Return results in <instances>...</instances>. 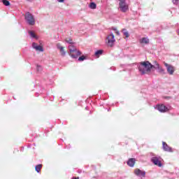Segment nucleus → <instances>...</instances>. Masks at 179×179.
Listing matches in <instances>:
<instances>
[{
  "label": "nucleus",
  "instance_id": "nucleus-28",
  "mask_svg": "<svg viewBox=\"0 0 179 179\" xmlns=\"http://www.w3.org/2000/svg\"><path fill=\"white\" fill-rule=\"evenodd\" d=\"M115 33H116V34H117V36H120V31H118L117 30V31H115Z\"/></svg>",
  "mask_w": 179,
  "mask_h": 179
},
{
  "label": "nucleus",
  "instance_id": "nucleus-11",
  "mask_svg": "<svg viewBox=\"0 0 179 179\" xmlns=\"http://www.w3.org/2000/svg\"><path fill=\"white\" fill-rule=\"evenodd\" d=\"M157 110H159V111H160L161 113H166V111L169 110V108L166 107V106L162 104V105H159L157 106Z\"/></svg>",
  "mask_w": 179,
  "mask_h": 179
},
{
  "label": "nucleus",
  "instance_id": "nucleus-25",
  "mask_svg": "<svg viewBox=\"0 0 179 179\" xmlns=\"http://www.w3.org/2000/svg\"><path fill=\"white\" fill-rule=\"evenodd\" d=\"M38 45L36 43H32V48H34V50L36 49V47H38Z\"/></svg>",
  "mask_w": 179,
  "mask_h": 179
},
{
  "label": "nucleus",
  "instance_id": "nucleus-15",
  "mask_svg": "<svg viewBox=\"0 0 179 179\" xmlns=\"http://www.w3.org/2000/svg\"><path fill=\"white\" fill-rule=\"evenodd\" d=\"M122 33H123L124 36H125V37L128 38L129 37V33L128 32V31H127V29H123L122 30Z\"/></svg>",
  "mask_w": 179,
  "mask_h": 179
},
{
  "label": "nucleus",
  "instance_id": "nucleus-30",
  "mask_svg": "<svg viewBox=\"0 0 179 179\" xmlns=\"http://www.w3.org/2000/svg\"><path fill=\"white\" fill-rule=\"evenodd\" d=\"M165 99H171V96H166Z\"/></svg>",
  "mask_w": 179,
  "mask_h": 179
},
{
  "label": "nucleus",
  "instance_id": "nucleus-33",
  "mask_svg": "<svg viewBox=\"0 0 179 179\" xmlns=\"http://www.w3.org/2000/svg\"><path fill=\"white\" fill-rule=\"evenodd\" d=\"M27 1H31V0H27Z\"/></svg>",
  "mask_w": 179,
  "mask_h": 179
},
{
  "label": "nucleus",
  "instance_id": "nucleus-13",
  "mask_svg": "<svg viewBox=\"0 0 179 179\" xmlns=\"http://www.w3.org/2000/svg\"><path fill=\"white\" fill-rule=\"evenodd\" d=\"M140 43H141V44H149V38H143L140 41Z\"/></svg>",
  "mask_w": 179,
  "mask_h": 179
},
{
  "label": "nucleus",
  "instance_id": "nucleus-4",
  "mask_svg": "<svg viewBox=\"0 0 179 179\" xmlns=\"http://www.w3.org/2000/svg\"><path fill=\"white\" fill-rule=\"evenodd\" d=\"M164 65L166 68V71L169 75H174V72H176V67L174 66L164 62Z\"/></svg>",
  "mask_w": 179,
  "mask_h": 179
},
{
  "label": "nucleus",
  "instance_id": "nucleus-14",
  "mask_svg": "<svg viewBox=\"0 0 179 179\" xmlns=\"http://www.w3.org/2000/svg\"><path fill=\"white\" fill-rule=\"evenodd\" d=\"M36 51H39L40 52H43L44 51V49L43 48V46L41 45H38L35 47Z\"/></svg>",
  "mask_w": 179,
  "mask_h": 179
},
{
  "label": "nucleus",
  "instance_id": "nucleus-3",
  "mask_svg": "<svg viewBox=\"0 0 179 179\" xmlns=\"http://www.w3.org/2000/svg\"><path fill=\"white\" fill-rule=\"evenodd\" d=\"M24 18L29 26H34V24H36V19H34V15L30 13V12H27L25 13Z\"/></svg>",
  "mask_w": 179,
  "mask_h": 179
},
{
  "label": "nucleus",
  "instance_id": "nucleus-17",
  "mask_svg": "<svg viewBox=\"0 0 179 179\" xmlns=\"http://www.w3.org/2000/svg\"><path fill=\"white\" fill-rule=\"evenodd\" d=\"M29 34L32 37V38H37V36H36V34H34L32 31H29Z\"/></svg>",
  "mask_w": 179,
  "mask_h": 179
},
{
  "label": "nucleus",
  "instance_id": "nucleus-2",
  "mask_svg": "<svg viewBox=\"0 0 179 179\" xmlns=\"http://www.w3.org/2000/svg\"><path fill=\"white\" fill-rule=\"evenodd\" d=\"M69 50L70 51L69 55L71 57V58H74V59H76L78 57L82 55V52H80V51L78 50V49L73 47V45H70L69 46Z\"/></svg>",
  "mask_w": 179,
  "mask_h": 179
},
{
  "label": "nucleus",
  "instance_id": "nucleus-23",
  "mask_svg": "<svg viewBox=\"0 0 179 179\" xmlns=\"http://www.w3.org/2000/svg\"><path fill=\"white\" fill-rule=\"evenodd\" d=\"M86 59V57L85 56H81L78 58V61H85Z\"/></svg>",
  "mask_w": 179,
  "mask_h": 179
},
{
  "label": "nucleus",
  "instance_id": "nucleus-24",
  "mask_svg": "<svg viewBox=\"0 0 179 179\" xmlns=\"http://www.w3.org/2000/svg\"><path fill=\"white\" fill-rule=\"evenodd\" d=\"M66 42H67L69 44H72L73 43L72 39H71V38L66 39Z\"/></svg>",
  "mask_w": 179,
  "mask_h": 179
},
{
  "label": "nucleus",
  "instance_id": "nucleus-1",
  "mask_svg": "<svg viewBox=\"0 0 179 179\" xmlns=\"http://www.w3.org/2000/svg\"><path fill=\"white\" fill-rule=\"evenodd\" d=\"M153 68V65L149 61L141 62L138 65V71L141 75L150 73V71Z\"/></svg>",
  "mask_w": 179,
  "mask_h": 179
},
{
  "label": "nucleus",
  "instance_id": "nucleus-8",
  "mask_svg": "<svg viewBox=\"0 0 179 179\" xmlns=\"http://www.w3.org/2000/svg\"><path fill=\"white\" fill-rule=\"evenodd\" d=\"M134 174L138 177H145L146 176V172L139 169H136L134 170Z\"/></svg>",
  "mask_w": 179,
  "mask_h": 179
},
{
  "label": "nucleus",
  "instance_id": "nucleus-31",
  "mask_svg": "<svg viewBox=\"0 0 179 179\" xmlns=\"http://www.w3.org/2000/svg\"><path fill=\"white\" fill-rule=\"evenodd\" d=\"M72 179H79V177H77V178L73 177Z\"/></svg>",
  "mask_w": 179,
  "mask_h": 179
},
{
  "label": "nucleus",
  "instance_id": "nucleus-6",
  "mask_svg": "<svg viewBox=\"0 0 179 179\" xmlns=\"http://www.w3.org/2000/svg\"><path fill=\"white\" fill-rule=\"evenodd\" d=\"M119 1H120L119 8L121 12H123L124 13H125V12H127L129 9L128 4H127V3L125 2V0H119Z\"/></svg>",
  "mask_w": 179,
  "mask_h": 179
},
{
  "label": "nucleus",
  "instance_id": "nucleus-9",
  "mask_svg": "<svg viewBox=\"0 0 179 179\" xmlns=\"http://www.w3.org/2000/svg\"><path fill=\"white\" fill-rule=\"evenodd\" d=\"M57 48L59 50L62 57H65V55H66V52H65L64 48L61 45V43L57 44Z\"/></svg>",
  "mask_w": 179,
  "mask_h": 179
},
{
  "label": "nucleus",
  "instance_id": "nucleus-22",
  "mask_svg": "<svg viewBox=\"0 0 179 179\" xmlns=\"http://www.w3.org/2000/svg\"><path fill=\"white\" fill-rule=\"evenodd\" d=\"M152 68L157 70L158 68H160V65L158 64L157 62H155V66H153Z\"/></svg>",
  "mask_w": 179,
  "mask_h": 179
},
{
  "label": "nucleus",
  "instance_id": "nucleus-7",
  "mask_svg": "<svg viewBox=\"0 0 179 179\" xmlns=\"http://www.w3.org/2000/svg\"><path fill=\"white\" fill-rule=\"evenodd\" d=\"M106 40H107V44L108 47H113V45H114V43H115V38L113 33H111L108 36V37L106 38Z\"/></svg>",
  "mask_w": 179,
  "mask_h": 179
},
{
  "label": "nucleus",
  "instance_id": "nucleus-18",
  "mask_svg": "<svg viewBox=\"0 0 179 179\" xmlns=\"http://www.w3.org/2000/svg\"><path fill=\"white\" fill-rule=\"evenodd\" d=\"M96 3H90V8H91V9H96Z\"/></svg>",
  "mask_w": 179,
  "mask_h": 179
},
{
  "label": "nucleus",
  "instance_id": "nucleus-27",
  "mask_svg": "<svg viewBox=\"0 0 179 179\" xmlns=\"http://www.w3.org/2000/svg\"><path fill=\"white\" fill-rule=\"evenodd\" d=\"M57 2L62 3L65 2V0H57Z\"/></svg>",
  "mask_w": 179,
  "mask_h": 179
},
{
  "label": "nucleus",
  "instance_id": "nucleus-12",
  "mask_svg": "<svg viewBox=\"0 0 179 179\" xmlns=\"http://www.w3.org/2000/svg\"><path fill=\"white\" fill-rule=\"evenodd\" d=\"M136 162V159L135 158H130L127 161V164L129 166V167H134L135 166Z\"/></svg>",
  "mask_w": 179,
  "mask_h": 179
},
{
  "label": "nucleus",
  "instance_id": "nucleus-10",
  "mask_svg": "<svg viewBox=\"0 0 179 179\" xmlns=\"http://www.w3.org/2000/svg\"><path fill=\"white\" fill-rule=\"evenodd\" d=\"M162 148L165 152H173L171 148L166 142H162Z\"/></svg>",
  "mask_w": 179,
  "mask_h": 179
},
{
  "label": "nucleus",
  "instance_id": "nucleus-5",
  "mask_svg": "<svg viewBox=\"0 0 179 179\" xmlns=\"http://www.w3.org/2000/svg\"><path fill=\"white\" fill-rule=\"evenodd\" d=\"M162 160L163 159L159 156H155L151 158L152 163H153V164L155 166H158V167H162Z\"/></svg>",
  "mask_w": 179,
  "mask_h": 179
},
{
  "label": "nucleus",
  "instance_id": "nucleus-32",
  "mask_svg": "<svg viewBox=\"0 0 179 179\" xmlns=\"http://www.w3.org/2000/svg\"><path fill=\"white\" fill-rule=\"evenodd\" d=\"M113 30H114L115 31H117V29L113 28Z\"/></svg>",
  "mask_w": 179,
  "mask_h": 179
},
{
  "label": "nucleus",
  "instance_id": "nucleus-16",
  "mask_svg": "<svg viewBox=\"0 0 179 179\" xmlns=\"http://www.w3.org/2000/svg\"><path fill=\"white\" fill-rule=\"evenodd\" d=\"M41 167H43L42 164H38L37 166H35V170L37 173H39L41 170Z\"/></svg>",
  "mask_w": 179,
  "mask_h": 179
},
{
  "label": "nucleus",
  "instance_id": "nucleus-20",
  "mask_svg": "<svg viewBox=\"0 0 179 179\" xmlns=\"http://www.w3.org/2000/svg\"><path fill=\"white\" fill-rule=\"evenodd\" d=\"M158 68V69H157V71H158V72L159 73H165V71H164V70L163 69V68H162V67H157Z\"/></svg>",
  "mask_w": 179,
  "mask_h": 179
},
{
  "label": "nucleus",
  "instance_id": "nucleus-19",
  "mask_svg": "<svg viewBox=\"0 0 179 179\" xmlns=\"http://www.w3.org/2000/svg\"><path fill=\"white\" fill-rule=\"evenodd\" d=\"M2 2L5 6H9L10 5V3L8 0H3Z\"/></svg>",
  "mask_w": 179,
  "mask_h": 179
},
{
  "label": "nucleus",
  "instance_id": "nucleus-21",
  "mask_svg": "<svg viewBox=\"0 0 179 179\" xmlns=\"http://www.w3.org/2000/svg\"><path fill=\"white\" fill-rule=\"evenodd\" d=\"M101 54H103V50H97V51L95 52L96 57H99V55H101Z\"/></svg>",
  "mask_w": 179,
  "mask_h": 179
},
{
  "label": "nucleus",
  "instance_id": "nucleus-29",
  "mask_svg": "<svg viewBox=\"0 0 179 179\" xmlns=\"http://www.w3.org/2000/svg\"><path fill=\"white\" fill-rule=\"evenodd\" d=\"M40 68H41L40 66H38L37 71H40Z\"/></svg>",
  "mask_w": 179,
  "mask_h": 179
},
{
  "label": "nucleus",
  "instance_id": "nucleus-26",
  "mask_svg": "<svg viewBox=\"0 0 179 179\" xmlns=\"http://www.w3.org/2000/svg\"><path fill=\"white\" fill-rule=\"evenodd\" d=\"M178 1H179V0H173V3L174 4H177V3H178Z\"/></svg>",
  "mask_w": 179,
  "mask_h": 179
}]
</instances>
